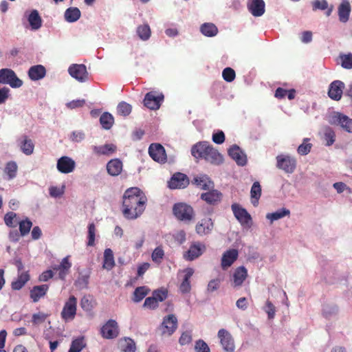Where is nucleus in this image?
<instances>
[{
    "label": "nucleus",
    "instance_id": "nucleus-1",
    "mask_svg": "<svg viewBox=\"0 0 352 352\" xmlns=\"http://www.w3.org/2000/svg\"><path fill=\"white\" fill-rule=\"evenodd\" d=\"M147 198L138 187L129 188L125 190L122 200V214L127 219H135L144 211Z\"/></svg>",
    "mask_w": 352,
    "mask_h": 352
},
{
    "label": "nucleus",
    "instance_id": "nucleus-2",
    "mask_svg": "<svg viewBox=\"0 0 352 352\" xmlns=\"http://www.w3.org/2000/svg\"><path fill=\"white\" fill-rule=\"evenodd\" d=\"M191 154L196 159H204L215 165H219L223 161L222 155L207 142H200L193 145Z\"/></svg>",
    "mask_w": 352,
    "mask_h": 352
},
{
    "label": "nucleus",
    "instance_id": "nucleus-3",
    "mask_svg": "<svg viewBox=\"0 0 352 352\" xmlns=\"http://www.w3.org/2000/svg\"><path fill=\"white\" fill-rule=\"evenodd\" d=\"M173 213L178 220L185 222H190L195 217V212L192 207L182 202L174 204Z\"/></svg>",
    "mask_w": 352,
    "mask_h": 352
},
{
    "label": "nucleus",
    "instance_id": "nucleus-4",
    "mask_svg": "<svg viewBox=\"0 0 352 352\" xmlns=\"http://www.w3.org/2000/svg\"><path fill=\"white\" fill-rule=\"evenodd\" d=\"M276 167L285 172L292 173L296 168V160L288 155H278L276 157Z\"/></svg>",
    "mask_w": 352,
    "mask_h": 352
},
{
    "label": "nucleus",
    "instance_id": "nucleus-5",
    "mask_svg": "<svg viewBox=\"0 0 352 352\" xmlns=\"http://www.w3.org/2000/svg\"><path fill=\"white\" fill-rule=\"evenodd\" d=\"M164 98L162 93L151 91L145 95L143 100L144 105L151 110H157L160 108Z\"/></svg>",
    "mask_w": 352,
    "mask_h": 352
},
{
    "label": "nucleus",
    "instance_id": "nucleus-6",
    "mask_svg": "<svg viewBox=\"0 0 352 352\" xmlns=\"http://www.w3.org/2000/svg\"><path fill=\"white\" fill-rule=\"evenodd\" d=\"M77 311V298L74 296H71L65 302L61 311V318L65 321H70L74 319Z\"/></svg>",
    "mask_w": 352,
    "mask_h": 352
},
{
    "label": "nucleus",
    "instance_id": "nucleus-7",
    "mask_svg": "<svg viewBox=\"0 0 352 352\" xmlns=\"http://www.w3.org/2000/svg\"><path fill=\"white\" fill-rule=\"evenodd\" d=\"M0 83L8 84L13 88L20 87L23 82L20 80L10 69H0Z\"/></svg>",
    "mask_w": 352,
    "mask_h": 352
},
{
    "label": "nucleus",
    "instance_id": "nucleus-8",
    "mask_svg": "<svg viewBox=\"0 0 352 352\" xmlns=\"http://www.w3.org/2000/svg\"><path fill=\"white\" fill-rule=\"evenodd\" d=\"M231 208L235 218L242 226L250 228L252 226V221L251 215L245 208L236 203L232 204Z\"/></svg>",
    "mask_w": 352,
    "mask_h": 352
},
{
    "label": "nucleus",
    "instance_id": "nucleus-9",
    "mask_svg": "<svg viewBox=\"0 0 352 352\" xmlns=\"http://www.w3.org/2000/svg\"><path fill=\"white\" fill-rule=\"evenodd\" d=\"M100 333L105 339H113L118 337L119 329L115 320H109L100 329Z\"/></svg>",
    "mask_w": 352,
    "mask_h": 352
},
{
    "label": "nucleus",
    "instance_id": "nucleus-10",
    "mask_svg": "<svg viewBox=\"0 0 352 352\" xmlns=\"http://www.w3.org/2000/svg\"><path fill=\"white\" fill-rule=\"evenodd\" d=\"M68 72L72 77L79 82H85L88 80L87 67L83 64H72L69 67Z\"/></svg>",
    "mask_w": 352,
    "mask_h": 352
},
{
    "label": "nucleus",
    "instance_id": "nucleus-11",
    "mask_svg": "<svg viewBox=\"0 0 352 352\" xmlns=\"http://www.w3.org/2000/svg\"><path fill=\"white\" fill-rule=\"evenodd\" d=\"M177 318L174 314H169L165 316L161 324L162 334L171 336L177 329Z\"/></svg>",
    "mask_w": 352,
    "mask_h": 352
},
{
    "label": "nucleus",
    "instance_id": "nucleus-12",
    "mask_svg": "<svg viewBox=\"0 0 352 352\" xmlns=\"http://www.w3.org/2000/svg\"><path fill=\"white\" fill-rule=\"evenodd\" d=\"M148 153L151 157L155 162L164 163L166 161L165 149L160 144H151L148 148Z\"/></svg>",
    "mask_w": 352,
    "mask_h": 352
},
{
    "label": "nucleus",
    "instance_id": "nucleus-13",
    "mask_svg": "<svg viewBox=\"0 0 352 352\" xmlns=\"http://www.w3.org/2000/svg\"><path fill=\"white\" fill-rule=\"evenodd\" d=\"M218 337L221 344L226 352H234V344L231 334L226 329H221L218 331Z\"/></svg>",
    "mask_w": 352,
    "mask_h": 352
},
{
    "label": "nucleus",
    "instance_id": "nucleus-14",
    "mask_svg": "<svg viewBox=\"0 0 352 352\" xmlns=\"http://www.w3.org/2000/svg\"><path fill=\"white\" fill-rule=\"evenodd\" d=\"M189 184V179L182 173H175L168 182V187L171 189L184 188Z\"/></svg>",
    "mask_w": 352,
    "mask_h": 352
},
{
    "label": "nucleus",
    "instance_id": "nucleus-15",
    "mask_svg": "<svg viewBox=\"0 0 352 352\" xmlns=\"http://www.w3.org/2000/svg\"><path fill=\"white\" fill-rule=\"evenodd\" d=\"M76 163L70 157L67 156H63L57 161L56 167L59 172L61 173H70L74 171Z\"/></svg>",
    "mask_w": 352,
    "mask_h": 352
},
{
    "label": "nucleus",
    "instance_id": "nucleus-16",
    "mask_svg": "<svg viewBox=\"0 0 352 352\" xmlns=\"http://www.w3.org/2000/svg\"><path fill=\"white\" fill-rule=\"evenodd\" d=\"M72 263L69 261V256L63 258L59 265L52 266L54 271L58 272V278L64 280L66 276L69 273L72 267Z\"/></svg>",
    "mask_w": 352,
    "mask_h": 352
},
{
    "label": "nucleus",
    "instance_id": "nucleus-17",
    "mask_svg": "<svg viewBox=\"0 0 352 352\" xmlns=\"http://www.w3.org/2000/svg\"><path fill=\"white\" fill-rule=\"evenodd\" d=\"M248 277V270L244 266L236 267L232 276L231 281L233 287H241Z\"/></svg>",
    "mask_w": 352,
    "mask_h": 352
},
{
    "label": "nucleus",
    "instance_id": "nucleus-18",
    "mask_svg": "<svg viewBox=\"0 0 352 352\" xmlns=\"http://www.w3.org/2000/svg\"><path fill=\"white\" fill-rule=\"evenodd\" d=\"M239 252L236 249H230L226 251L221 258V266L223 270H227L238 258Z\"/></svg>",
    "mask_w": 352,
    "mask_h": 352
},
{
    "label": "nucleus",
    "instance_id": "nucleus-19",
    "mask_svg": "<svg viewBox=\"0 0 352 352\" xmlns=\"http://www.w3.org/2000/svg\"><path fill=\"white\" fill-rule=\"evenodd\" d=\"M214 228V223L210 218H204L199 221L196 225V232L200 235H206L210 234Z\"/></svg>",
    "mask_w": 352,
    "mask_h": 352
},
{
    "label": "nucleus",
    "instance_id": "nucleus-20",
    "mask_svg": "<svg viewBox=\"0 0 352 352\" xmlns=\"http://www.w3.org/2000/svg\"><path fill=\"white\" fill-rule=\"evenodd\" d=\"M344 85L340 80H335L330 84L328 95L334 100H340L342 98Z\"/></svg>",
    "mask_w": 352,
    "mask_h": 352
},
{
    "label": "nucleus",
    "instance_id": "nucleus-21",
    "mask_svg": "<svg viewBox=\"0 0 352 352\" xmlns=\"http://www.w3.org/2000/svg\"><path fill=\"white\" fill-rule=\"evenodd\" d=\"M248 9L254 16H261L265 13V2L263 0H248Z\"/></svg>",
    "mask_w": 352,
    "mask_h": 352
},
{
    "label": "nucleus",
    "instance_id": "nucleus-22",
    "mask_svg": "<svg viewBox=\"0 0 352 352\" xmlns=\"http://www.w3.org/2000/svg\"><path fill=\"white\" fill-rule=\"evenodd\" d=\"M205 250V245L200 243L192 244L189 250L184 254V256L186 260L193 261L201 256Z\"/></svg>",
    "mask_w": 352,
    "mask_h": 352
},
{
    "label": "nucleus",
    "instance_id": "nucleus-23",
    "mask_svg": "<svg viewBox=\"0 0 352 352\" xmlns=\"http://www.w3.org/2000/svg\"><path fill=\"white\" fill-rule=\"evenodd\" d=\"M228 154L236 162L238 165L244 166L247 162L245 155L236 145L232 146L228 150Z\"/></svg>",
    "mask_w": 352,
    "mask_h": 352
},
{
    "label": "nucleus",
    "instance_id": "nucleus-24",
    "mask_svg": "<svg viewBox=\"0 0 352 352\" xmlns=\"http://www.w3.org/2000/svg\"><path fill=\"white\" fill-rule=\"evenodd\" d=\"M184 272L185 273V275L179 287V289L182 294H188L191 290L190 279L194 274V270L192 268L188 267L184 270Z\"/></svg>",
    "mask_w": 352,
    "mask_h": 352
},
{
    "label": "nucleus",
    "instance_id": "nucleus-25",
    "mask_svg": "<svg viewBox=\"0 0 352 352\" xmlns=\"http://www.w3.org/2000/svg\"><path fill=\"white\" fill-rule=\"evenodd\" d=\"M48 289L49 286L47 285H41L33 287L30 292V296L32 301L34 302H38L46 294Z\"/></svg>",
    "mask_w": 352,
    "mask_h": 352
},
{
    "label": "nucleus",
    "instance_id": "nucleus-26",
    "mask_svg": "<svg viewBox=\"0 0 352 352\" xmlns=\"http://www.w3.org/2000/svg\"><path fill=\"white\" fill-rule=\"evenodd\" d=\"M92 149L98 155H110L116 152L117 146L113 144H106L102 146H94Z\"/></svg>",
    "mask_w": 352,
    "mask_h": 352
},
{
    "label": "nucleus",
    "instance_id": "nucleus-27",
    "mask_svg": "<svg viewBox=\"0 0 352 352\" xmlns=\"http://www.w3.org/2000/svg\"><path fill=\"white\" fill-rule=\"evenodd\" d=\"M107 170L109 175L117 176L122 170V162L119 159L111 160L107 164Z\"/></svg>",
    "mask_w": 352,
    "mask_h": 352
},
{
    "label": "nucleus",
    "instance_id": "nucleus-28",
    "mask_svg": "<svg viewBox=\"0 0 352 352\" xmlns=\"http://www.w3.org/2000/svg\"><path fill=\"white\" fill-rule=\"evenodd\" d=\"M45 68L41 65L32 66L28 71L29 77L33 80H38L43 78L45 76Z\"/></svg>",
    "mask_w": 352,
    "mask_h": 352
},
{
    "label": "nucleus",
    "instance_id": "nucleus-29",
    "mask_svg": "<svg viewBox=\"0 0 352 352\" xmlns=\"http://www.w3.org/2000/svg\"><path fill=\"white\" fill-rule=\"evenodd\" d=\"M222 194L218 190H213L209 192L202 193L201 198L208 204L214 205L220 201Z\"/></svg>",
    "mask_w": 352,
    "mask_h": 352
},
{
    "label": "nucleus",
    "instance_id": "nucleus-30",
    "mask_svg": "<svg viewBox=\"0 0 352 352\" xmlns=\"http://www.w3.org/2000/svg\"><path fill=\"white\" fill-rule=\"evenodd\" d=\"M192 183L202 190H209L214 185L210 178L205 175L195 177Z\"/></svg>",
    "mask_w": 352,
    "mask_h": 352
},
{
    "label": "nucleus",
    "instance_id": "nucleus-31",
    "mask_svg": "<svg viewBox=\"0 0 352 352\" xmlns=\"http://www.w3.org/2000/svg\"><path fill=\"white\" fill-rule=\"evenodd\" d=\"M19 146L21 151L26 155H30L34 152V144L27 135L23 136V140L21 141Z\"/></svg>",
    "mask_w": 352,
    "mask_h": 352
},
{
    "label": "nucleus",
    "instance_id": "nucleus-32",
    "mask_svg": "<svg viewBox=\"0 0 352 352\" xmlns=\"http://www.w3.org/2000/svg\"><path fill=\"white\" fill-rule=\"evenodd\" d=\"M338 123L346 132L352 133V119L347 116L338 113L336 116Z\"/></svg>",
    "mask_w": 352,
    "mask_h": 352
},
{
    "label": "nucleus",
    "instance_id": "nucleus-33",
    "mask_svg": "<svg viewBox=\"0 0 352 352\" xmlns=\"http://www.w3.org/2000/svg\"><path fill=\"white\" fill-rule=\"evenodd\" d=\"M351 12V6L347 1H344L338 7L339 19L341 22L345 23L349 20Z\"/></svg>",
    "mask_w": 352,
    "mask_h": 352
},
{
    "label": "nucleus",
    "instance_id": "nucleus-34",
    "mask_svg": "<svg viewBox=\"0 0 352 352\" xmlns=\"http://www.w3.org/2000/svg\"><path fill=\"white\" fill-rule=\"evenodd\" d=\"M30 280V274L28 272L20 274L17 278L12 282L11 287L13 290L21 289Z\"/></svg>",
    "mask_w": 352,
    "mask_h": 352
},
{
    "label": "nucleus",
    "instance_id": "nucleus-35",
    "mask_svg": "<svg viewBox=\"0 0 352 352\" xmlns=\"http://www.w3.org/2000/svg\"><path fill=\"white\" fill-rule=\"evenodd\" d=\"M28 22L32 30H38L42 25V19L38 12L36 10H32L28 16Z\"/></svg>",
    "mask_w": 352,
    "mask_h": 352
},
{
    "label": "nucleus",
    "instance_id": "nucleus-36",
    "mask_svg": "<svg viewBox=\"0 0 352 352\" xmlns=\"http://www.w3.org/2000/svg\"><path fill=\"white\" fill-rule=\"evenodd\" d=\"M115 266V261L113 251L107 248L104 252L103 268L111 270Z\"/></svg>",
    "mask_w": 352,
    "mask_h": 352
},
{
    "label": "nucleus",
    "instance_id": "nucleus-37",
    "mask_svg": "<svg viewBox=\"0 0 352 352\" xmlns=\"http://www.w3.org/2000/svg\"><path fill=\"white\" fill-rule=\"evenodd\" d=\"M80 15V10L76 7L69 8L65 12V19L69 23H73L78 20Z\"/></svg>",
    "mask_w": 352,
    "mask_h": 352
},
{
    "label": "nucleus",
    "instance_id": "nucleus-38",
    "mask_svg": "<svg viewBox=\"0 0 352 352\" xmlns=\"http://www.w3.org/2000/svg\"><path fill=\"white\" fill-rule=\"evenodd\" d=\"M201 32L206 36L212 37L218 33L217 26L212 23H205L200 28Z\"/></svg>",
    "mask_w": 352,
    "mask_h": 352
},
{
    "label": "nucleus",
    "instance_id": "nucleus-39",
    "mask_svg": "<svg viewBox=\"0 0 352 352\" xmlns=\"http://www.w3.org/2000/svg\"><path fill=\"white\" fill-rule=\"evenodd\" d=\"M100 123L103 129L109 130L112 127L114 123V118L111 113L104 112L100 118Z\"/></svg>",
    "mask_w": 352,
    "mask_h": 352
},
{
    "label": "nucleus",
    "instance_id": "nucleus-40",
    "mask_svg": "<svg viewBox=\"0 0 352 352\" xmlns=\"http://www.w3.org/2000/svg\"><path fill=\"white\" fill-rule=\"evenodd\" d=\"M49 316L50 314L43 311L34 313L32 316L31 323L34 327L39 326L44 323Z\"/></svg>",
    "mask_w": 352,
    "mask_h": 352
},
{
    "label": "nucleus",
    "instance_id": "nucleus-41",
    "mask_svg": "<svg viewBox=\"0 0 352 352\" xmlns=\"http://www.w3.org/2000/svg\"><path fill=\"white\" fill-rule=\"evenodd\" d=\"M251 198L252 200V204L254 206H257L258 201L261 195V187L258 182H254L251 190Z\"/></svg>",
    "mask_w": 352,
    "mask_h": 352
},
{
    "label": "nucleus",
    "instance_id": "nucleus-42",
    "mask_svg": "<svg viewBox=\"0 0 352 352\" xmlns=\"http://www.w3.org/2000/svg\"><path fill=\"white\" fill-rule=\"evenodd\" d=\"M323 139L327 146H331L336 141V133L329 126H327L324 129Z\"/></svg>",
    "mask_w": 352,
    "mask_h": 352
},
{
    "label": "nucleus",
    "instance_id": "nucleus-43",
    "mask_svg": "<svg viewBox=\"0 0 352 352\" xmlns=\"http://www.w3.org/2000/svg\"><path fill=\"white\" fill-rule=\"evenodd\" d=\"M86 346L84 337H79L74 339L71 344L68 352H80Z\"/></svg>",
    "mask_w": 352,
    "mask_h": 352
},
{
    "label": "nucleus",
    "instance_id": "nucleus-44",
    "mask_svg": "<svg viewBox=\"0 0 352 352\" xmlns=\"http://www.w3.org/2000/svg\"><path fill=\"white\" fill-rule=\"evenodd\" d=\"M137 34L142 41H147L151 34V28L148 24H143L137 28Z\"/></svg>",
    "mask_w": 352,
    "mask_h": 352
},
{
    "label": "nucleus",
    "instance_id": "nucleus-45",
    "mask_svg": "<svg viewBox=\"0 0 352 352\" xmlns=\"http://www.w3.org/2000/svg\"><path fill=\"white\" fill-rule=\"evenodd\" d=\"M290 211L286 208H282L272 213H268L266 215L267 219H270L272 222L281 219L285 216L289 215Z\"/></svg>",
    "mask_w": 352,
    "mask_h": 352
},
{
    "label": "nucleus",
    "instance_id": "nucleus-46",
    "mask_svg": "<svg viewBox=\"0 0 352 352\" xmlns=\"http://www.w3.org/2000/svg\"><path fill=\"white\" fill-rule=\"evenodd\" d=\"M148 292L149 289L144 286L137 287L133 292V300L135 302H140L148 294Z\"/></svg>",
    "mask_w": 352,
    "mask_h": 352
},
{
    "label": "nucleus",
    "instance_id": "nucleus-47",
    "mask_svg": "<svg viewBox=\"0 0 352 352\" xmlns=\"http://www.w3.org/2000/svg\"><path fill=\"white\" fill-rule=\"evenodd\" d=\"M18 166L15 162H8L5 167L4 172L8 175V179H12L16 176Z\"/></svg>",
    "mask_w": 352,
    "mask_h": 352
},
{
    "label": "nucleus",
    "instance_id": "nucleus-48",
    "mask_svg": "<svg viewBox=\"0 0 352 352\" xmlns=\"http://www.w3.org/2000/svg\"><path fill=\"white\" fill-rule=\"evenodd\" d=\"M164 256V251L162 246H158L154 249L151 254L152 261L157 264L162 263Z\"/></svg>",
    "mask_w": 352,
    "mask_h": 352
},
{
    "label": "nucleus",
    "instance_id": "nucleus-49",
    "mask_svg": "<svg viewBox=\"0 0 352 352\" xmlns=\"http://www.w3.org/2000/svg\"><path fill=\"white\" fill-rule=\"evenodd\" d=\"M19 226L21 235L25 236L30 232V229L32 226V223L30 219L27 218L25 220H22L21 221H20L19 223Z\"/></svg>",
    "mask_w": 352,
    "mask_h": 352
},
{
    "label": "nucleus",
    "instance_id": "nucleus-50",
    "mask_svg": "<svg viewBox=\"0 0 352 352\" xmlns=\"http://www.w3.org/2000/svg\"><path fill=\"white\" fill-rule=\"evenodd\" d=\"M309 138H305L303 140L302 143L300 145H299V146L297 148V152L298 154H300V155H306L310 152L312 147V144L311 143H309Z\"/></svg>",
    "mask_w": 352,
    "mask_h": 352
},
{
    "label": "nucleus",
    "instance_id": "nucleus-51",
    "mask_svg": "<svg viewBox=\"0 0 352 352\" xmlns=\"http://www.w3.org/2000/svg\"><path fill=\"white\" fill-rule=\"evenodd\" d=\"M131 105L125 102H120L117 107L118 114L124 117L129 116L131 113Z\"/></svg>",
    "mask_w": 352,
    "mask_h": 352
},
{
    "label": "nucleus",
    "instance_id": "nucleus-52",
    "mask_svg": "<svg viewBox=\"0 0 352 352\" xmlns=\"http://www.w3.org/2000/svg\"><path fill=\"white\" fill-rule=\"evenodd\" d=\"M96 232L95 224L94 223H89L88 226L87 246H94L95 245Z\"/></svg>",
    "mask_w": 352,
    "mask_h": 352
},
{
    "label": "nucleus",
    "instance_id": "nucleus-53",
    "mask_svg": "<svg viewBox=\"0 0 352 352\" xmlns=\"http://www.w3.org/2000/svg\"><path fill=\"white\" fill-rule=\"evenodd\" d=\"M341 65L343 68L350 69H352V54H340Z\"/></svg>",
    "mask_w": 352,
    "mask_h": 352
},
{
    "label": "nucleus",
    "instance_id": "nucleus-54",
    "mask_svg": "<svg viewBox=\"0 0 352 352\" xmlns=\"http://www.w3.org/2000/svg\"><path fill=\"white\" fill-rule=\"evenodd\" d=\"M222 76L224 80L231 82L234 80L236 74L232 68L226 67L223 70Z\"/></svg>",
    "mask_w": 352,
    "mask_h": 352
},
{
    "label": "nucleus",
    "instance_id": "nucleus-55",
    "mask_svg": "<svg viewBox=\"0 0 352 352\" xmlns=\"http://www.w3.org/2000/svg\"><path fill=\"white\" fill-rule=\"evenodd\" d=\"M16 217V214L14 212H8L4 216V222L6 225L10 228H14L16 226L14 219Z\"/></svg>",
    "mask_w": 352,
    "mask_h": 352
},
{
    "label": "nucleus",
    "instance_id": "nucleus-56",
    "mask_svg": "<svg viewBox=\"0 0 352 352\" xmlns=\"http://www.w3.org/2000/svg\"><path fill=\"white\" fill-rule=\"evenodd\" d=\"M168 296V291L165 289H157L153 292V297L159 302L164 301Z\"/></svg>",
    "mask_w": 352,
    "mask_h": 352
},
{
    "label": "nucleus",
    "instance_id": "nucleus-57",
    "mask_svg": "<svg viewBox=\"0 0 352 352\" xmlns=\"http://www.w3.org/2000/svg\"><path fill=\"white\" fill-rule=\"evenodd\" d=\"M195 349L196 352H210L208 345L203 340H199L196 342Z\"/></svg>",
    "mask_w": 352,
    "mask_h": 352
},
{
    "label": "nucleus",
    "instance_id": "nucleus-58",
    "mask_svg": "<svg viewBox=\"0 0 352 352\" xmlns=\"http://www.w3.org/2000/svg\"><path fill=\"white\" fill-rule=\"evenodd\" d=\"M221 280L219 278H215L211 280L207 286V292L209 293H212L214 291H217L220 287Z\"/></svg>",
    "mask_w": 352,
    "mask_h": 352
},
{
    "label": "nucleus",
    "instance_id": "nucleus-59",
    "mask_svg": "<svg viewBox=\"0 0 352 352\" xmlns=\"http://www.w3.org/2000/svg\"><path fill=\"white\" fill-rule=\"evenodd\" d=\"M143 307L150 309H155L158 307V302L153 296L148 297L145 299Z\"/></svg>",
    "mask_w": 352,
    "mask_h": 352
},
{
    "label": "nucleus",
    "instance_id": "nucleus-60",
    "mask_svg": "<svg viewBox=\"0 0 352 352\" xmlns=\"http://www.w3.org/2000/svg\"><path fill=\"white\" fill-rule=\"evenodd\" d=\"M313 10H324L328 8V3L326 0H316L312 2Z\"/></svg>",
    "mask_w": 352,
    "mask_h": 352
},
{
    "label": "nucleus",
    "instance_id": "nucleus-61",
    "mask_svg": "<svg viewBox=\"0 0 352 352\" xmlns=\"http://www.w3.org/2000/svg\"><path fill=\"white\" fill-rule=\"evenodd\" d=\"M126 344L123 347L124 352H135L136 350V346L134 341L131 338L125 339Z\"/></svg>",
    "mask_w": 352,
    "mask_h": 352
},
{
    "label": "nucleus",
    "instance_id": "nucleus-62",
    "mask_svg": "<svg viewBox=\"0 0 352 352\" xmlns=\"http://www.w3.org/2000/svg\"><path fill=\"white\" fill-rule=\"evenodd\" d=\"M80 307L83 310L90 311L93 308L91 300L89 297L84 296L80 300Z\"/></svg>",
    "mask_w": 352,
    "mask_h": 352
},
{
    "label": "nucleus",
    "instance_id": "nucleus-63",
    "mask_svg": "<svg viewBox=\"0 0 352 352\" xmlns=\"http://www.w3.org/2000/svg\"><path fill=\"white\" fill-rule=\"evenodd\" d=\"M265 311L267 314L269 318L272 319L274 317L276 311L275 307L270 300H267L266 302Z\"/></svg>",
    "mask_w": 352,
    "mask_h": 352
},
{
    "label": "nucleus",
    "instance_id": "nucleus-64",
    "mask_svg": "<svg viewBox=\"0 0 352 352\" xmlns=\"http://www.w3.org/2000/svg\"><path fill=\"white\" fill-rule=\"evenodd\" d=\"M85 100L84 99L82 100H74L69 102L66 104L67 108L74 109L79 107H82L85 105Z\"/></svg>",
    "mask_w": 352,
    "mask_h": 352
}]
</instances>
